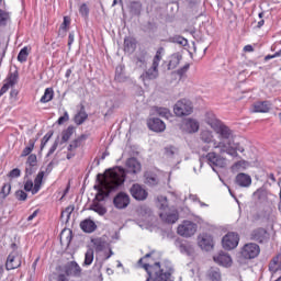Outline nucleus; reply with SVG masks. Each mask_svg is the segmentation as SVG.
Wrapping results in <instances>:
<instances>
[{
	"label": "nucleus",
	"instance_id": "f257e3e1",
	"mask_svg": "<svg viewBox=\"0 0 281 281\" xmlns=\"http://www.w3.org/2000/svg\"><path fill=\"white\" fill-rule=\"evenodd\" d=\"M206 123L218 136V140L214 139V133L210 130H203L200 139L204 144H212L213 148L220 150V155H229V157H238V153H245V148L240 144L235 143L236 135L227 125L223 124L218 119H207Z\"/></svg>",
	"mask_w": 281,
	"mask_h": 281
},
{
	"label": "nucleus",
	"instance_id": "f03ea898",
	"mask_svg": "<svg viewBox=\"0 0 281 281\" xmlns=\"http://www.w3.org/2000/svg\"><path fill=\"white\" fill-rule=\"evenodd\" d=\"M124 181H126V169L122 167L108 169L104 175L99 173L97 176L98 183L94 186L97 194L89 210L95 212L99 216H104L108 210L102 201H104L111 192L120 190L121 186H124Z\"/></svg>",
	"mask_w": 281,
	"mask_h": 281
},
{
	"label": "nucleus",
	"instance_id": "7ed1b4c3",
	"mask_svg": "<svg viewBox=\"0 0 281 281\" xmlns=\"http://www.w3.org/2000/svg\"><path fill=\"white\" fill-rule=\"evenodd\" d=\"M165 49L160 47L157 49L156 55L153 59L151 67L140 76L144 82L146 80H155L159 76V63H161V58H164Z\"/></svg>",
	"mask_w": 281,
	"mask_h": 281
},
{
	"label": "nucleus",
	"instance_id": "20e7f679",
	"mask_svg": "<svg viewBox=\"0 0 281 281\" xmlns=\"http://www.w3.org/2000/svg\"><path fill=\"white\" fill-rule=\"evenodd\" d=\"M192 111H194V108L192 106V102L187 99H182L178 101L173 106V112L178 117L192 115Z\"/></svg>",
	"mask_w": 281,
	"mask_h": 281
},
{
	"label": "nucleus",
	"instance_id": "39448f33",
	"mask_svg": "<svg viewBox=\"0 0 281 281\" xmlns=\"http://www.w3.org/2000/svg\"><path fill=\"white\" fill-rule=\"evenodd\" d=\"M45 177V171H40L34 179V182L32 180H27L24 183V190L25 192H32V194H38L41 191V187L43 186V179Z\"/></svg>",
	"mask_w": 281,
	"mask_h": 281
},
{
	"label": "nucleus",
	"instance_id": "423d86ee",
	"mask_svg": "<svg viewBox=\"0 0 281 281\" xmlns=\"http://www.w3.org/2000/svg\"><path fill=\"white\" fill-rule=\"evenodd\" d=\"M206 160L209 166L216 172V168H225L227 166V159L223 158V156L216 154V151H210L206 155Z\"/></svg>",
	"mask_w": 281,
	"mask_h": 281
},
{
	"label": "nucleus",
	"instance_id": "0eeeda50",
	"mask_svg": "<svg viewBox=\"0 0 281 281\" xmlns=\"http://www.w3.org/2000/svg\"><path fill=\"white\" fill-rule=\"evenodd\" d=\"M196 229L198 226L194 222L183 221L182 224L178 226V234L184 238H190V236H194V234H196Z\"/></svg>",
	"mask_w": 281,
	"mask_h": 281
},
{
	"label": "nucleus",
	"instance_id": "6e6552de",
	"mask_svg": "<svg viewBox=\"0 0 281 281\" xmlns=\"http://www.w3.org/2000/svg\"><path fill=\"white\" fill-rule=\"evenodd\" d=\"M240 254L246 260H252V258H258V256L260 255V246L254 243L246 244L241 248Z\"/></svg>",
	"mask_w": 281,
	"mask_h": 281
},
{
	"label": "nucleus",
	"instance_id": "1a4fd4ad",
	"mask_svg": "<svg viewBox=\"0 0 281 281\" xmlns=\"http://www.w3.org/2000/svg\"><path fill=\"white\" fill-rule=\"evenodd\" d=\"M239 241L240 237L238 236V233L231 232L223 237L222 245L224 249H227L229 251L232 249H236Z\"/></svg>",
	"mask_w": 281,
	"mask_h": 281
},
{
	"label": "nucleus",
	"instance_id": "9d476101",
	"mask_svg": "<svg viewBox=\"0 0 281 281\" xmlns=\"http://www.w3.org/2000/svg\"><path fill=\"white\" fill-rule=\"evenodd\" d=\"M113 205L116 210H126V206L131 205V196L125 192H120L114 196Z\"/></svg>",
	"mask_w": 281,
	"mask_h": 281
},
{
	"label": "nucleus",
	"instance_id": "9b49d317",
	"mask_svg": "<svg viewBox=\"0 0 281 281\" xmlns=\"http://www.w3.org/2000/svg\"><path fill=\"white\" fill-rule=\"evenodd\" d=\"M130 193L136 201H146L148 199V191L139 183H135L131 187Z\"/></svg>",
	"mask_w": 281,
	"mask_h": 281
},
{
	"label": "nucleus",
	"instance_id": "f8f14e48",
	"mask_svg": "<svg viewBox=\"0 0 281 281\" xmlns=\"http://www.w3.org/2000/svg\"><path fill=\"white\" fill-rule=\"evenodd\" d=\"M125 170L127 175H139L142 172V162L137 158H130L126 160Z\"/></svg>",
	"mask_w": 281,
	"mask_h": 281
},
{
	"label": "nucleus",
	"instance_id": "ddd939ff",
	"mask_svg": "<svg viewBox=\"0 0 281 281\" xmlns=\"http://www.w3.org/2000/svg\"><path fill=\"white\" fill-rule=\"evenodd\" d=\"M252 199L257 205H267L269 203V192H267V189H257L252 194Z\"/></svg>",
	"mask_w": 281,
	"mask_h": 281
},
{
	"label": "nucleus",
	"instance_id": "4468645a",
	"mask_svg": "<svg viewBox=\"0 0 281 281\" xmlns=\"http://www.w3.org/2000/svg\"><path fill=\"white\" fill-rule=\"evenodd\" d=\"M21 256H19L16 252H11L5 262V269L7 271H12L14 269H19L21 267Z\"/></svg>",
	"mask_w": 281,
	"mask_h": 281
},
{
	"label": "nucleus",
	"instance_id": "2eb2a0df",
	"mask_svg": "<svg viewBox=\"0 0 281 281\" xmlns=\"http://www.w3.org/2000/svg\"><path fill=\"white\" fill-rule=\"evenodd\" d=\"M66 276H71L72 278H80L82 276V268L76 261H70L65 266Z\"/></svg>",
	"mask_w": 281,
	"mask_h": 281
},
{
	"label": "nucleus",
	"instance_id": "dca6fc26",
	"mask_svg": "<svg viewBox=\"0 0 281 281\" xmlns=\"http://www.w3.org/2000/svg\"><path fill=\"white\" fill-rule=\"evenodd\" d=\"M251 240L256 243H267L269 240V233L265 228H256L250 234Z\"/></svg>",
	"mask_w": 281,
	"mask_h": 281
},
{
	"label": "nucleus",
	"instance_id": "f3484780",
	"mask_svg": "<svg viewBox=\"0 0 281 281\" xmlns=\"http://www.w3.org/2000/svg\"><path fill=\"white\" fill-rule=\"evenodd\" d=\"M147 125L150 131H154V133H164V131H166V123H164L161 119H149Z\"/></svg>",
	"mask_w": 281,
	"mask_h": 281
},
{
	"label": "nucleus",
	"instance_id": "a211bd4d",
	"mask_svg": "<svg viewBox=\"0 0 281 281\" xmlns=\"http://www.w3.org/2000/svg\"><path fill=\"white\" fill-rule=\"evenodd\" d=\"M200 124L195 119H187L182 123V131L184 133H199Z\"/></svg>",
	"mask_w": 281,
	"mask_h": 281
},
{
	"label": "nucleus",
	"instance_id": "6ab92c4d",
	"mask_svg": "<svg viewBox=\"0 0 281 281\" xmlns=\"http://www.w3.org/2000/svg\"><path fill=\"white\" fill-rule=\"evenodd\" d=\"M37 166H38V158L36 157V154H31L26 160V168H25L26 177L34 175L36 172Z\"/></svg>",
	"mask_w": 281,
	"mask_h": 281
},
{
	"label": "nucleus",
	"instance_id": "aec40b11",
	"mask_svg": "<svg viewBox=\"0 0 281 281\" xmlns=\"http://www.w3.org/2000/svg\"><path fill=\"white\" fill-rule=\"evenodd\" d=\"M213 260L220 265V267H231L233 262L229 254L223 251H220L216 256H214Z\"/></svg>",
	"mask_w": 281,
	"mask_h": 281
},
{
	"label": "nucleus",
	"instance_id": "412c9836",
	"mask_svg": "<svg viewBox=\"0 0 281 281\" xmlns=\"http://www.w3.org/2000/svg\"><path fill=\"white\" fill-rule=\"evenodd\" d=\"M199 245L204 251H210L214 247V240L210 235L203 234L199 236Z\"/></svg>",
	"mask_w": 281,
	"mask_h": 281
},
{
	"label": "nucleus",
	"instance_id": "4be33fe9",
	"mask_svg": "<svg viewBox=\"0 0 281 281\" xmlns=\"http://www.w3.org/2000/svg\"><path fill=\"white\" fill-rule=\"evenodd\" d=\"M159 216L165 223L175 224L179 221V212L177 210H171L169 213L161 212Z\"/></svg>",
	"mask_w": 281,
	"mask_h": 281
},
{
	"label": "nucleus",
	"instance_id": "5701e85b",
	"mask_svg": "<svg viewBox=\"0 0 281 281\" xmlns=\"http://www.w3.org/2000/svg\"><path fill=\"white\" fill-rule=\"evenodd\" d=\"M134 63L138 69H146V66L148 65V54L146 52L136 54Z\"/></svg>",
	"mask_w": 281,
	"mask_h": 281
},
{
	"label": "nucleus",
	"instance_id": "b1692460",
	"mask_svg": "<svg viewBox=\"0 0 281 281\" xmlns=\"http://www.w3.org/2000/svg\"><path fill=\"white\" fill-rule=\"evenodd\" d=\"M271 103L268 101H259L252 105V113H269Z\"/></svg>",
	"mask_w": 281,
	"mask_h": 281
},
{
	"label": "nucleus",
	"instance_id": "393cba45",
	"mask_svg": "<svg viewBox=\"0 0 281 281\" xmlns=\"http://www.w3.org/2000/svg\"><path fill=\"white\" fill-rule=\"evenodd\" d=\"M236 183L240 188H249V186H251V176L247 173H238L236 176Z\"/></svg>",
	"mask_w": 281,
	"mask_h": 281
},
{
	"label": "nucleus",
	"instance_id": "a878e982",
	"mask_svg": "<svg viewBox=\"0 0 281 281\" xmlns=\"http://www.w3.org/2000/svg\"><path fill=\"white\" fill-rule=\"evenodd\" d=\"M80 227L82 232H86V234H93L94 229H98V225H95V222L92 220H85L80 223Z\"/></svg>",
	"mask_w": 281,
	"mask_h": 281
},
{
	"label": "nucleus",
	"instance_id": "bb28decb",
	"mask_svg": "<svg viewBox=\"0 0 281 281\" xmlns=\"http://www.w3.org/2000/svg\"><path fill=\"white\" fill-rule=\"evenodd\" d=\"M137 47V42L133 37H125L124 40V52L127 54H133Z\"/></svg>",
	"mask_w": 281,
	"mask_h": 281
},
{
	"label": "nucleus",
	"instance_id": "cd10ccee",
	"mask_svg": "<svg viewBox=\"0 0 281 281\" xmlns=\"http://www.w3.org/2000/svg\"><path fill=\"white\" fill-rule=\"evenodd\" d=\"M91 243L97 254H100V251H104V249L106 248V241H104L100 237L91 239Z\"/></svg>",
	"mask_w": 281,
	"mask_h": 281
},
{
	"label": "nucleus",
	"instance_id": "c85d7f7f",
	"mask_svg": "<svg viewBox=\"0 0 281 281\" xmlns=\"http://www.w3.org/2000/svg\"><path fill=\"white\" fill-rule=\"evenodd\" d=\"M71 234H72V232L69 229L61 231L60 237H59L61 245H66L67 247H69V245L71 244V238H72Z\"/></svg>",
	"mask_w": 281,
	"mask_h": 281
},
{
	"label": "nucleus",
	"instance_id": "c756f323",
	"mask_svg": "<svg viewBox=\"0 0 281 281\" xmlns=\"http://www.w3.org/2000/svg\"><path fill=\"white\" fill-rule=\"evenodd\" d=\"M54 100V89L53 88H46L44 91V94L42 95L40 102L42 104H47V102H52Z\"/></svg>",
	"mask_w": 281,
	"mask_h": 281
},
{
	"label": "nucleus",
	"instance_id": "7c9ffc66",
	"mask_svg": "<svg viewBox=\"0 0 281 281\" xmlns=\"http://www.w3.org/2000/svg\"><path fill=\"white\" fill-rule=\"evenodd\" d=\"M94 250L93 248H88L85 254L83 267H91L93 265Z\"/></svg>",
	"mask_w": 281,
	"mask_h": 281
},
{
	"label": "nucleus",
	"instance_id": "2f4dec72",
	"mask_svg": "<svg viewBox=\"0 0 281 281\" xmlns=\"http://www.w3.org/2000/svg\"><path fill=\"white\" fill-rule=\"evenodd\" d=\"M209 280H211V281H222L223 277L221 274V269H218V268H211L209 270Z\"/></svg>",
	"mask_w": 281,
	"mask_h": 281
},
{
	"label": "nucleus",
	"instance_id": "473e14b6",
	"mask_svg": "<svg viewBox=\"0 0 281 281\" xmlns=\"http://www.w3.org/2000/svg\"><path fill=\"white\" fill-rule=\"evenodd\" d=\"M281 256H277L274 257L270 263H269V271H271L272 273H276L279 269H281Z\"/></svg>",
	"mask_w": 281,
	"mask_h": 281
},
{
	"label": "nucleus",
	"instance_id": "72a5a7b5",
	"mask_svg": "<svg viewBox=\"0 0 281 281\" xmlns=\"http://www.w3.org/2000/svg\"><path fill=\"white\" fill-rule=\"evenodd\" d=\"M130 12L133 14V16H139V14H142V2H131Z\"/></svg>",
	"mask_w": 281,
	"mask_h": 281
},
{
	"label": "nucleus",
	"instance_id": "f704fd0d",
	"mask_svg": "<svg viewBox=\"0 0 281 281\" xmlns=\"http://www.w3.org/2000/svg\"><path fill=\"white\" fill-rule=\"evenodd\" d=\"M145 183H147V186H157V183H159V179L157 178V175L151 172H146Z\"/></svg>",
	"mask_w": 281,
	"mask_h": 281
},
{
	"label": "nucleus",
	"instance_id": "c9c22d12",
	"mask_svg": "<svg viewBox=\"0 0 281 281\" xmlns=\"http://www.w3.org/2000/svg\"><path fill=\"white\" fill-rule=\"evenodd\" d=\"M87 117H89V115L87 114V112H85V110L79 111L76 115H75V124H77V126H80V124H85V121L87 120Z\"/></svg>",
	"mask_w": 281,
	"mask_h": 281
},
{
	"label": "nucleus",
	"instance_id": "e433bc0d",
	"mask_svg": "<svg viewBox=\"0 0 281 281\" xmlns=\"http://www.w3.org/2000/svg\"><path fill=\"white\" fill-rule=\"evenodd\" d=\"M76 131V127L74 126H68L63 133H61V142H69L71 139V135H74Z\"/></svg>",
	"mask_w": 281,
	"mask_h": 281
},
{
	"label": "nucleus",
	"instance_id": "4c0bfd02",
	"mask_svg": "<svg viewBox=\"0 0 281 281\" xmlns=\"http://www.w3.org/2000/svg\"><path fill=\"white\" fill-rule=\"evenodd\" d=\"M35 144L36 140L30 139L29 145L22 150L21 157H30V155H32V150H34Z\"/></svg>",
	"mask_w": 281,
	"mask_h": 281
},
{
	"label": "nucleus",
	"instance_id": "58836bf2",
	"mask_svg": "<svg viewBox=\"0 0 281 281\" xmlns=\"http://www.w3.org/2000/svg\"><path fill=\"white\" fill-rule=\"evenodd\" d=\"M69 25H71V18L64 16V21L59 27V34H67V30H69Z\"/></svg>",
	"mask_w": 281,
	"mask_h": 281
},
{
	"label": "nucleus",
	"instance_id": "ea45409f",
	"mask_svg": "<svg viewBox=\"0 0 281 281\" xmlns=\"http://www.w3.org/2000/svg\"><path fill=\"white\" fill-rule=\"evenodd\" d=\"M27 56H30V52L27 46H24L18 55L19 63H25L27 60Z\"/></svg>",
	"mask_w": 281,
	"mask_h": 281
},
{
	"label": "nucleus",
	"instance_id": "a19ab883",
	"mask_svg": "<svg viewBox=\"0 0 281 281\" xmlns=\"http://www.w3.org/2000/svg\"><path fill=\"white\" fill-rule=\"evenodd\" d=\"M74 205L67 206L64 211H61V218H64V221H69L71 214L74 213Z\"/></svg>",
	"mask_w": 281,
	"mask_h": 281
},
{
	"label": "nucleus",
	"instance_id": "79ce46f5",
	"mask_svg": "<svg viewBox=\"0 0 281 281\" xmlns=\"http://www.w3.org/2000/svg\"><path fill=\"white\" fill-rule=\"evenodd\" d=\"M171 43H176L177 45H181L182 47H186V45H188V40H186L181 35H176L171 37Z\"/></svg>",
	"mask_w": 281,
	"mask_h": 281
},
{
	"label": "nucleus",
	"instance_id": "37998d69",
	"mask_svg": "<svg viewBox=\"0 0 281 281\" xmlns=\"http://www.w3.org/2000/svg\"><path fill=\"white\" fill-rule=\"evenodd\" d=\"M157 206L159 207V210H166L168 207V198L160 195L157 198Z\"/></svg>",
	"mask_w": 281,
	"mask_h": 281
},
{
	"label": "nucleus",
	"instance_id": "c03bdc74",
	"mask_svg": "<svg viewBox=\"0 0 281 281\" xmlns=\"http://www.w3.org/2000/svg\"><path fill=\"white\" fill-rule=\"evenodd\" d=\"M8 21H10V13L0 10V26L8 25Z\"/></svg>",
	"mask_w": 281,
	"mask_h": 281
},
{
	"label": "nucleus",
	"instance_id": "a18cd8bd",
	"mask_svg": "<svg viewBox=\"0 0 281 281\" xmlns=\"http://www.w3.org/2000/svg\"><path fill=\"white\" fill-rule=\"evenodd\" d=\"M156 113L157 115H159L160 117H166V120H168L170 117V110H168V108H157L156 109Z\"/></svg>",
	"mask_w": 281,
	"mask_h": 281
},
{
	"label": "nucleus",
	"instance_id": "49530a36",
	"mask_svg": "<svg viewBox=\"0 0 281 281\" xmlns=\"http://www.w3.org/2000/svg\"><path fill=\"white\" fill-rule=\"evenodd\" d=\"M18 81H19V72H12L8 77L7 85H9L10 87H14V85H16Z\"/></svg>",
	"mask_w": 281,
	"mask_h": 281
},
{
	"label": "nucleus",
	"instance_id": "de8ad7c7",
	"mask_svg": "<svg viewBox=\"0 0 281 281\" xmlns=\"http://www.w3.org/2000/svg\"><path fill=\"white\" fill-rule=\"evenodd\" d=\"M12 190V186L10 183L3 184L1 192H0V199H5L10 194V191Z\"/></svg>",
	"mask_w": 281,
	"mask_h": 281
},
{
	"label": "nucleus",
	"instance_id": "09e8293b",
	"mask_svg": "<svg viewBox=\"0 0 281 281\" xmlns=\"http://www.w3.org/2000/svg\"><path fill=\"white\" fill-rule=\"evenodd\" d=\"M179 153V149H177V147L175 146H168L165 147V156L166 157H172L173 155H177Z\"/></svg>",
	"mask_w": 281,
	"mask_h": 281
},
{
	"label": "nucleus",
	"instance_id": "8fccbe9b",
	"mask_svg": "<svg viewBox=\"0 0 281 281\" xmlns=\"http://www.w3.org/2000/svg\"><path fill=\"white\" fill-rule=\"evenodd\" d=\"M80 142H82V136L72 140L68 146V150L71 153V150H76V148H80Z\"/></svg>",
	"mask_w": 281,
	"mask_h": 281
},
{
	"label": "nucleus",
	"instance_id": "3c124183",
	"mask_svg": "<svg viewBox=\"0 0 281 281\" xmlns=\"http://www.w3.org/2000/svg\"><path fill=\"white\" fill-rule=\"evenodd\" d=\"M54 134L52 132H48L45 134V136L42 138V143H41V148L44 149L45 146H47V142H49V139H52V136Z\"/></svg>",
	"mask_w": 281,
	"mask_h": 281
},
{
	"label": "nucleus",
	"instance_id": "603ef678",
	"mask_svg": "<svg viewBox=\"0 0 281 281\" xmlns=\"http://www.w3.org/2000/svg\"><path fill=\"white\" fill-rule=\"evenodd\" d=\"M15 196H16L18 201H26L27 200V193H25V191H23V190L16 191Z\"/></svg>",
	"mask_w": 281,
	"mask_h": 281
},
{
	"label": "nucleus",
	"instance_id": "864d4df0",
	"mask_svg": "<svg viewBox=\"0 0 281 281\" xmlns=\"http://www.w3.org/2000/svg\"><path fill=\"white\" fill-rule=\"evenodd\" d=\"M79 14H81V16H89V7L86 3L80 5Z\"/></svg>",
	"mask_w": 281,
	"mask_h": 281
},
{
	"label": "nucleus",
	"instance_id": "5fc2aeb1",
	"mask_svg": "<svg viewBox=\"0 0 281 281\" xmlns=\"http://www.w3.org/2000/svg\"><path fill=\"white\" fill-rule=\"evenodd\" d=\"M123 71H124V66L116 67L115 80H117L119 82H122V72Z\"/></svg>",
	"mask_w": 281,
	"mask_h": 281
},
{
	"label": "nucleus",
	"instance_id": "6e6d98bb",
	"mask_svg": "<svg viewBox=\"0 0 281 281\" xmlns=\"http://www.w3.org/2000/svg\"><path fill=\"white\" fill-rule=\"evenodd\" d=\"M65 122H69V113L67 111H65L64 115L57 120V124L63 125Z\"/></svg>",
	"mask_w": 281,
	"mask_h": 281
},
{
	"label": "nucleus",
	"instance_id": "4d7b16f0",
	"mask_svg": "<svg viewBox=\"0 0 281 281\" xmlns=\"http://www.w3.org/2000/svg\"><path fill=\"white\" fill-rule=\"evenodd\" d=\"M9 177L11 179H16L18 177H21V169L15 168L9 172Z\"/></svg>",
	"mask_w": 281,
	"mask_h": 281
},
{
	"label": "nucleus",
	"instance_id": "13d9d810",
	"mask_svg": "<svg viewBox=\"0 0 281 281\" xmlns=\"http://www.w3.org/2000/svg\"><path fill=\"white\" fill-rule=\"evenodd\" d=\"M56 148H58V140H56L52 147L48 150V155H54V153H56Z\"/></svg>",
	"mask_w": 281,
	"mask_h": 281
},
{
	"label": "nucleus",
	"instance_id": "bf43d9fd",
	"mask_svg": "<svg viewBox=\"0 0 281 281\" xmlns=\"http://www.w3.org/2000/svg\"><path fill=\"white\" fill-rule=\"evenodd\" d=\"M74 38H75V34L74 32H70L68 35V47H71V45H74Z\"/></svg>",
	"mask_w": 281,
	"mask_h": 281
},
{
	"label": "nucleus",
	"instance_id": "052dcab7",
	"mask_svg": "<svg viewBox=\"0 0 281 281\" xmlns=\"http://www.w3.org/2000/svg\"><path fill=\"white\" fill-rule=\"evenodd\" d=\"M10 85H8V83H4L3 86H2V88L0 89V98H1V95H3V93H5L7 91H8V89H10Z\"/></svg>",
	"mask_w": 281,
	"mask_h": 281
},
{
	"label": "nucleus",
	"instance_id": "680f3d73",
	"mask_svg": "<svg viewBox=\"0 0 281 281\" xmlns=\"http://www.w3.org/2000/svg\"><path fill=\"white\" fill-rule=\"evenodd\" d=\"M36 216H38V210L34 211L29 217L27 221H34V218H36Z\"/></svg>",
	"mask_w": 281,
	"mask_h": 281
},
{
	"label": "nucleus",
	"instance_id": "e2e57ef3",
	"mask_svg": "<svg viewBox=\"0 0 281 281\" xmlns=\"http://www.w3.org/2000/svg\"><path fill=\"white\" fill-rule=\"evenodd\" d=\"M190 69V65H186L183 68H181L178 74H180V76H183V74H186V71H188Z\"/></svg>",
	"mask_w": 281,
	"mask_h": 281
},
{
	"label": "nucleus",
	"instance_id": "0e129e2a",
	"mask_svg": "<svg viewBox=\"0 0 281 281\" xmlns=\"http://www.w3.org/2000/svg\"><path fill=\"white\" fill-rule=\"evenodd\" d=\"M69 279H67V274H59L58 276V281H68Z\"/></svg>",
	"mask_w": 281,
	"mask_h": 281
},
{
	"label": "nucleus",
	"instance_id": "69168bd1",
	"mask_svg": "<svg viewBox=\"0 0 281 281\" xmlns=\"http://www.w3.org/2000/svg\"><path fill=\"white\" fill-rule=\"evenodd\" d=\"M244 52H254V46H251V45H246V46L244 47Z\"/></svg>",
	"mask_w": 281,
	"mask_h": 281
},
{
	"label": "nucleus",
	"instance_id": "338daca9",
	"mask_svg": "<svg viewBox=\"0 0 281 281\" xmlns=\"http://www.w3.org/2000/svg\"><path fill=\"white\" fill-rule=\"evenodd\" d=\"M190 199L193 201V203H196V201H198V203H199V196L198 195H194V194H191L190 195Z\"/></svg>",
	"mask_w": 281,
	"mask_h": 281
},
{
	"label": "nucleus",
	"instance_id": "774afa93",
	"mask_svg": "<svg viewBox=\"0 0 281 281\" xmlns=\"http://www.w3.org/2000/svg\"><path fill=\"white\" fill-rule=\"evenodd\" d=\"M280 56H281V49L278 50L277 53H274V54L272 55V58H280Z\"/></svg>",
	"mask_w": 281,
	"mask_h": 281
}]
</instances>
